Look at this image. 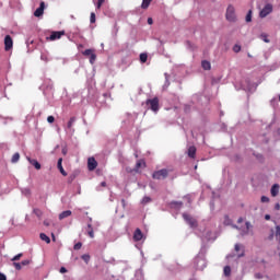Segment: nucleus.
<instances>
[{"label": "nucleus", "instance_id": "obj_27", "mask_svg": "<svg viewBox=\"0 0 280 280\" xmlns=\"http://www.w3.org/2000/svg\"><path fill=\"white\" fill-rule=\"evenodd\" d=\"M140 61L148 62V54H145V52L140 54Z\"/></svg>", "mask_w": 280, "mask_h": 280}, {"label": "nucleus", "instance_id": "obj_8", "mask_svg": "<svg viewBox=\"0 0 280 280\" xmlns=\"http://www.w3.org/2000/svg\"><path fill=\"white\" fill-rule=\"evenodd\" d=\"M97 167V161L95 160V158H89L88 159V170L90 172H93V170H96Z\"/></svg>", "mask_w": 280, "mask_h": 280}, {"label": "nucleus", "instance_id": "obj_45", "mask_svg": "<svg viewBox=\"0 0 280 280\" xmlns=\"http://www.w3.org/2000/svg\"><path fill=\"white\" fill-rule=\"evenodd\" d=\"M75 178V175H71L70 177H69V183H73V179Z\"/></svg>", "mask_w": 280, "mask_h": 280}, {"label": "nucleus", "instance_id": "obj_40", "mask_svg": "<svg viewBox=\"0 0 280 280\" xmlns=\"http://www.w3.org/2000/svg\"><path fill=\"white\" fill-rule=\"evenodd\" d=\"M90 22L95 23V13H93V12L90 15Z\"/></svg>", "mask_w": 280, "mask_h": 280}, {"label": "nucleus", "instance_id": "obj_7", "mask_svg": "<svg viewBox=\"0 0 280 280\" xmlns=\"http://www.w3.org/2000/svg\"><path fill=\"white\" fill-rule=\"evenodd\" d=\"M62 36H65V31H55L50 34L49 40H59Z\"/></svg>", "mask_w": 280, "mask_h": 280}, {"label": "nucleus", "instance_id": "obj_35", "mask_svg": "<svg viewBox=\"0 0 280 280\" xmlns=\"http://www.w3.org/2000/svg\"><path fill=\"white\" fill-rule=\"evenodd\" d=\"M151 198L150 197H143L142 199V205H148V202H151Z\"/></svg>", "mask_w": 280, "mask_h": 280}, {"label": "nucleus", "instance_id": "obj_42", "mask_svg": "<svg viewBox=\"0 0 280 280\" xmlns=\"http://www.w3.org/2000/svg\"><path fill=\"white\" fill-rule=\"evenodd\" d=\"M234 248L236 253H240V250L242 249V245L235 244Z\"/></svg>", "mask_w": 280, "mask_h": 280}, {"label": "nucleus", "instance_id": "obj_33", "mask_svg": "<svg viewBox=\"0 0 280 280\" xmlns=\"http://www.w3.org/2000/svg\"><path fill=\"white\" fill-rule=\"evenodd\" d=\"M93 54H95V52H93V49H85L84 51H83V56H92Z\"/></svg>", "mask_w": 280, "mask_h": 280}, {"label": "nucleus", "instance_id": "obj_24", "mask_svg": "<svg viewBox=\"0 0 280 280\" xmlns=\"http://www.w3.org/2000/svg\"><path fill=\"white\" fill-rule=\"evenodd\" d=\"M33 213H35V215H36L37 218H43V210H40V209H38V208H35V209L33 210Z\"/></svg>", "mask_w": 280, "mask_h": 280}, {"label": "nucleus", "instance_id": "obj_28", "mask_svg": "<svg viewBox=\"0 0 280 280\" xmlns=\"http://www.w3.org/2000/svg\"><path fill=\"white\" fill-rule=\"evenodd\" d=\"M81 258L83 259V261H85V264H89L91 261V256L89 254L82 255Z\"/></svg>", "mask_w": 280, "mask_h": 280}, {"label": "nucleus", "instance_id": "obj_16", "mask_svg": "<svg viewBox=\"0 0 280 280\" xmlns=\"http://www.w3.org/2000/svg\"><path fill=\"white\" fill-rule=\"evenodd\" d=\"M188 156L190 159H196V148L194 145L188 148Z\"/></svg>", "mask_w": 280, "mask_h": 280}, {"label": "nucleus", "instance_id": "obj_55", "mask_svg": "<svg viewBox=\"0 0 280 280\" xmlns=\"http://www.w3.org/2000/svg\"><path fill=\"white\" fill-rule=\"evenodd\" d=\"M279 208H280V206H279V203H277V205H276V209H279Z\"/></svg>", "mask_w": 280, "mask_h": 280}, {"label": "nucleus", "instance_id": "obj_1", "mask_svg": "<svg viewBox=\"0 0 280 280\" xmlns=\"http://www.w3.org/2000/svg\"><path fill=\"white\" fill-rule=\"evenodd\" d=\"M225 19L229 21V23H236L237 22V14L235 13V7L233 4H229L226 12H225Z\"/></svg>", "mask_w": 280, "mask_h": 280}, {"label": "nucleus", "instance_id": "obj_32", "mask_svg": "<svg viewBox=\"0 0 280 280\" xmlns=\"http://www.w3.org/2000/svg\"><path fill=\"white\" fill-rule=\"evenodd\" d=\"M233 51H234L235 54H240V51H242V46H240V45H234Z\"/></svg>", "mask_w": 280, "mask_h": 280}, {"label": "nucleus", "instance_id": "obj_17", "mask_svg": "<svg viewBox=\"0 0 280 280\" xmlns=\"http://www.w3.org/2000/svg\"><path fill=\"white\" fill-rule=\"evenodd\" d=\"M71 210H66L59 214V220H65V218H69L71 215Z\"/></svg>", "mask_w": 280, "mask_h": 280}, {"label": "nucleus", "instance_id": "obj_44", "mask_svg": "<svg viewBox=\"0 0 280 280\" xmlns=\"http://www.w3.org/2000/svg\"><path fill=\"white\" fill-rule=\"evenodd\" d=\"M59 272H61V275H65V272H67V268L61 267L60 270H59Z\"/></svg>", "mask_w": 280, "mask_h": 280}, {"label": "nucleus", "instance_id": "obj_30", "mask_svg": "<svg viewBox=\"0 0 280 280\" xmlns=\"http://www.w3.org/2000/svg\"><path fill=\"white\" fill-rule=\"evenodd\" d=\"M21 257H23V253H20V254H18V255H15V256L11 259V261H20V260H21Z\"/></svg>", "mask_w": 280, "mask_h": 280}, {"label": "nucleus", "instance_id": "obj_5", "mask_svg": "<svg viewBox=\"0 0 280 280\" xmlns=\"http://www.w3.org/2000/svg\"><path fill=\"white\" fill-rule=\"evenodd\" d=\"M272 12V4L268 3L266 4L262 10L259 13L260 19H266V16H268V14H271Z\"/></svg>", "mask_w": 280, "mask_h": 280}, {"label": "nucleus", "instance_id": "obj_54", "mask_svg": "<svg viewBox=\"0 0 280 280\" xmlns=\"http://www.w3.org/2000/svg\"><path fill=\"white\" fill-rule=\"evenodd\" d=\"M238 257H244V250L241 254H238Z\"/></svg>", "mask_w": 280, "mask_h": 280}, {"label": "nucleus", "instance_id": "obj_14", "mask_svg": "<svg viewBox=\"0 0 280 280\" xmlns=\"http://www.w3.org/2000/svg\"><path fill=\"white\" fill-rule=\"evenodd\" d=\"M201 67L205 71H211V62H209L208 60L201 61Z\"/></svg>", "mask_w": 280, "mask_h": 280}, {"label": "nucleus", "instance_id": "obj_15", "mask_svg": "<svg viewBox=\"0 0 280 280\" xmlns=\"http://www.w3.org/2000/svg\"><path fill=\"white\" fill-rule=\"evenodd\" d=\"M271 196L273 198H276V196H279V184H275L272 187H271Z\"/></svg>", "mask_w": 280, "mask_h": 280}, {"label": "nucleus", "instance_id": "obj_41", "mask_svg": "<svg viewBox=\"0 0 280 280\" xmlns=\"http://www.w3.org/2000/svg\"><path fill=\"white\" fill-rule=\"evenodd\" d=\"M260 200H261V202H270V198H268L266 196H262Z\"/></svg>", "mask_w": 280, "mask_h": 280}, {"label": "nucleus", "instance_id": "obj_34", "mask_svg": "<svg viewBox=\"0 0 280 280\" xmlns=\"http://www.w3.org/2000/svg\"><path fill=\"white\" fill-rule=\"evenodd\" d=\"M104 1H106V0H98L97 1L96 10H100L102 8V5H104Z\"/></svg>", "mask_w": 280, "mask_h": 280}, {"label": "nucleus", "instance_id": "obj_25", "mask_svg": "<svg viewBox=\"0 0 280 280\" xmlns=\"http://www.w3.org/2000/svg\"><path fill=\"white\" fill-rule=\"evenodd\" d=\"M245 225H246V231L242 232L241 235H248V232L250 231V226H253L250 225V222H246Z\"/></svg>", "mask_w": 280, "mask_h": 280}, {"label": "nucleus", "instance_id": "obj_53", "mask_svg": "<svg viewBox=\"0 0 280 280\" xmlns=\"http://www.w3.org/2000/svg\"><path fill=\"white\" fill-rule=\"evenodd\" d=\"M44 225H45V226H49V222L44 221Z\"/></svg>", "mask_w": 280, "mask_h": 280}, {"label": "nucleus", "instance_id": "obj_48", "mask_svg": "<svg viewBox=\"0 0 280 280\" xmlns=\"http://www.w3.org/2000/svg\"><path fill=\"white\" fill-rule=\"evenodd\" d=\"M237 222H238V224H242V222H244V219L243 218H238Z\"/></svg>", "mask_w": 280, "mask_h": 280}, {"label": "nucleus", "instance_id": "obj_43", "mask_svg": "<svg viewBox=\"0 0 280 280\" xmlns=\"http://www.w3.org/2000/svg\"><path fill=\"white\" fill-rule=\"evenodd\" d=\"M173 205L175 207H183V202L182 201H174Z\"/></svg>", "mask_w": 280, "mask_h": 280}, {"label": "nucleus", "instance_id": "obj_11", "mask_svg": "<svg viewBox=\"0 0 280 280\" xmlns=\"http://www.w3.org/2000/svg\"><path fill=\"white\" fill-rule=\"evenodd\" d=\"M141 167H145V161L138 160V162L136 163V166L133 168V172H136V174H139V170H141Z\"/></svg>", "mask_w": 280, "mask_h": 280}, {"label": "nucleus", "instance_id": "obj_6", "mask_svg": "<svg viewBox=\"0 0 280 280\" xmlns=\"http://www.w3.org/2000/svg\"><path fill=\"white\" fill-rule=\"evenodd\" d=\"M12 47H14V42L12 40V36L7 35L4 37V50L10 51V49H12Z\"/></svg>", "mask_w": 280, "mask_h": 280}, {"label": "nucleus", "instance_id": "obj_29", "mask_svg": "<svg viewBox=\"0 0 280 280\" xmlns=\"http://www.w3.org/2000/svg\"><path fill=\"white\" fill-rule=\"evenodd\" d=\"M95 60H97V55H95V52H94V54H92V56L90 57V63H91V65H95Z\"/></svg>", "mask_w": 280, "mask_h": 280}, {"label": "nucleus", "instance_id": "obj_9", "mask_svg": "<svg viewBox=\"0 0 280 280\" xmlns=\"http://www.w3.org/2000/svg\"><path fill=\"white\" fill-rule=\"evenodd\" d=\"M43 14H45V2L42 1V2L39 3V8H37V9L35 10L34 16L39 18V16H43Z\"/></svg>", "mask_w": 280, "mask_h": 280}, {"label": "nucleus", "instance_id": "obj_26", "mask_svg": "<svg viewBox=\"0 0 280 280\" xmlns=\"http://www.w3.org/2000/svg\"><path fill=\"white\" fill-rule=\"evenodd\" d=\"M224 276L225 277H231V267L230 266H225L223 269Z\"/></svg>", "mask_w": 280, "mask_h": 280}, {"label": "nucleus", "instance_id": "obj_20", "mask_svg": "<svg viewBox=\"0 0 280 280\" xmlns=\"http://www.w3.org/2000/svg\"><path fill=\"white\" fill-rule=\"evenodd\" d=\"M150 3H152V0H142V10H148V8H150Z\"/></svg>", "mask_w": 280, "mask_h": 280}, {"label": "nucleus", "instance_id": "obj_38", "mask_svg": "<svg viewBox=\"0 0 280 280\" xmlns=\"http://www.w3.org/2000/svg\"><path fill=\"white\" fill-rule=\"evenodd\" d=\"M73 248H74L75 250H80V248H82V243L79 242V243L74 244Z\"/></svg>", "mask_w": 280, "mask_h": 280}, {"label": "nucleus", "instance_id": "obj_39", "mask_svg": "<svg viewBox=\"0 0 280 280\" xmlns=\"http://www.w3.org/2000/svg\"><path fill=\"white\" fill-rule=\"evenodd\" d=\"M13 266H14L15 270H21V268H22L21 262H13Z\"/></svg>", "mask_w": 280, "mask_h": 280}, {"label": "nucleus", "instance_id": "obj_10", "mask_svg": "<svg viewBox=\"0 0 280 280\" xmlns=\"http://www.w3.org/2000/svg\"><path fill=\"white\" fill-rule=\"evenodd\" d=\"M133 240L135 242H141L143 240V232H141V229H136Z\"/></svg>", "mask_w": 280, "mask_h": 280}, {"label": "nucleus", "instance_id": "obj_4", "mask_svg": "<svg viewBox=\"0 0 280 280\" xmlns=\"http://www.w3.org/2000/svg\"><path fill=\"white\" fill-rule=\"evenodd\" d=\"M183 218H184L185 222H187V224L189 225L190 229L198 228V221L194 217H191L187 213H184Z\"/></svg>", "mask_w": 280, "mask_h": 280}, {"label": "nucleus", "instance_id": "obj_3", "mask_svg": "<svg viewBox=\"0 0 280 280\" xmlns=\"http://www.w3.org/2000/svg\"><path fill=\"white\" fill-rule=\"evenodd\" d=\"M147 106H150V109L153 113H159V97L149 98L145 102Z\"/></svg>", "mask_w": 280, "mask_h": 280}, {"label": "nucleus", "instance_id": "obj_47", "mask_svg": "<svg viewBox=\"0 0 280 280\" xmlns=\"http://www.w3.org/2000/svg\"><path fill=\"white\" fill-rule=\"evenodd\" d=\"M152 23H154V21L152 20V18H149V19H148V24H149V25H152Z\"/></svg>", "mask_w": 280, "mask_h": 280}, {"label": "nucleus", "instance_id": "obj_31", "mask_svg": "<svg viewBox=\"0 0 280 280\" xmlns=\"http://www.w3.org/2000/svg\"><path fill=\"white\" fill-rule=\"evenodd\" d=\"M260 38L264 40V43H270V39H268V35L266 33H262Z\"/></svg>", "mask_w": 280, "mask_h": 280}, {"label": "nucleus", "instance_id": "obj_37", "mask_svg": "<svg viewBox=\"0 0 280 280\" xmlns=\"http://www.w3.org/2000/svg\"><path fill=\"white\" fill-rule=\"evenodd\" d=\"M47 121L48 124H54V121H56V118L54 116H48Z\"/></svg>", "mask_w": 280, "mask_h": 280}, {"label": "nucleus", "instance_id": "obj_21", "mask_svg": "<svg viewBox=\"0 0 280 280\" xmlns=\"http://www.w3.org/2000/svg\"><path fill=\"white\" fill-rule=\"evenodd\" d=\"M73 124H75V117L70 118V120L67 124V128L71 130V128H73Z\"/></svg>", "mask_w": 280, "mask_h": 280}, {"label": "nucleus", "instance_id": "obj_51", "mask_svg": "<svg viewBox=\"0 0 280 280\" xmlns=\"http://www.w3.org/2000/svg\"><path fill=\"white\" fill-rule=\"evenodd\" d=\"M265 220H270V214H266Z\"/></svg>", "mask_w": 280, "mask_h": 280}, {"label": "nucleus", "instance_id": "obj_46", "mask_svg": "<svg viewBox=\"0 0 280 280\" xmlns=\"http://www.w3.org/2000/svg\"><path fill=\"white\" fill-rule=\"evenodd\" d=\"M0 280H8V278L3 273H0Z\"/></svg>", "mask_w": 280, "mask_h": 280}, {"label": "nucleus", "instance_id": "obj_52", "mask_svg": "<svg viewBox=\"0 0 280 280\" xmlns=\"http://www.w3.org/2000/svg\"><path fill=\"white\" fill-rule=\"evenodd\" d=\"M121 203L124 205V207H126V199H122Z\"/></svg>", "mask_w": 280, "mask_h": 280}, {"label": "nucleus", "instance_id": "obj_2", "mask_svg": "<svg viewBox=\"0 0 280 280\" xmlns=\"http://www.w3.org/2000/svg\"><path fill=\"white\" fill-rule=\"evenodd\" d=\"M167 176H170V171H167V168H162L160 171H155L152 174V178H154V180H163V179L167 178Z\"/></svg>", "mask_w": 280, "mask_h": 280}, {"label": "nucleus", "instance_id": "obj_12", "mask_svg": "<svg viewBox=\"0 0 280 280\" xmlns=\"http://www.w3.org/2000/svg\"><path fill=\"white\" fill-rule=\"evenodd\" d=\"M57 168L59 170L62 176H67V171H65V167H62V158L58 159Z\"/></svg>", "mask_w": 280, "mask_h": 280}, {"label": "nucleus", "instance_id": "obj_23", "mask_svg": "<svg viewBox=\"0 0 280 280\" xmlns=\"http://www.w3.org/2000/svg\"><path fill=\"white\" fill-rule=\"evenodd\" d=\"M19 159H21V154L14 153L12 159H11V162L12 163H19Z\"/></svg>", "mask_w": 280, "mask_h": 280}, {"label": "nucleus", "instance_id": "obj_56", "mask_svg": "<svg viewBox=\"0 0 280 280\" xmlns=\"http://www.w3.org/2000/svg\"><path fill=\"white\" fill-rule=\"evenodd\" d=\"M234 229H237V225H234Z\"/></svg>", "mask_w": 280, "mask_h": 280}, {"label": "nucleus", "instance_id": "obj_13", "mask_svg": "<svg viewBox=\"0 0 280 280\" xmlns=\"http://www.w3.org/2000/svg\"><path fill=\"white\" fill-rule=\"evenodd\" d=\"M31 165H34L35 170H40V163L32 158H26Z\"/></svg>", "mask_w": 280, "mask_h": 280}, {"label": "nucleus", "instance_id": "obj_19", "mask_svg": "<svg viewBox=\"0 0 280 280\" xmlns=\"http://www.w3.org/2000/svg\"><path fill=\"white\" fill-rule=\"evenodd\" d=\"M88 235L89 237H95V232H93V225L91 223L88 224Z\"/></svg>", "mask_w": 280, "mask_h": 280}, {"label": "nucleus", "instance_id": "obj_36", "mask_svg": "<svg viewBox=\"0 0 280 280\" xmlns=\"http://www.w3.org/2000/svg\"><path fill=\"white\" fill-rule=\"evenodd\" d=\"M30 264H32V260H30V259H26V260H22V261H21V265H22V266H30Z\"/></svg>", "mask_w": 280, "mask_h": 280}, {"label": "nucleus", "instance_id": "obj_50", "mask_svg": "<svg viewBox=\"0 0 280 280\" xmlns=\"http://www.w3.org/2000/svg\"><path fill=\"white\" fill-rule=\"evenodd\" d=\"M101 187H106V182H102Z\"/></svg>", "mask_w": 280, "mask_h": 280}, {"label": "nucleus", "instance_id": "obj_18", "mask_svg": "<svg viewBox=\"0 0 280 280\" xmlns=\"http://www.w3.org/2000/svg\"><path fill=\"white\" fill-rule=\"evenodd\" d=\"M39 237L43 242H46V244H51V238H49V236H47V234L45 233H40Z\"/></svg>", "mask_w": 280, "mask_h": 280}, {"label": "nucleus", "instance_id": "obj_22", "mask_svg": "<svg viewBox=\"0 0 280 280\" xmlns=\"http://www.w3.org/2000/svg\"><path fill=\"white\" fill-rule=\"evenodd\" d=\"M246 23H250V21H253V11H248V13L246 14L245 18Z\"/></svg>", "mask_w": 280, "mask_h": 280}, {"label": "nucleus", "instance_id": "obj_49", "mask_svg": "<svg viewBox=\"0 0 280 280\" xmlns=\"http://www.w3.org/2000/svg\"><path fill=\"white\" fill-rule=\"evenodd\" d=\"M52 242H56V234L51 233Z\"/></svg>", "mask_w": 280, "mask_h": 280}]
</instances>
